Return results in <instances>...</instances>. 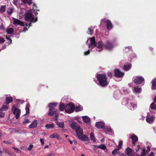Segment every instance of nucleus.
<instances>
[{"instance_id": "nucleus-1", "label": "nucleus", "mask_w": 156, "mask_h": 156, "mask_svg": "<svg viewBox=\"0 0 156 156\" xmlns=\"http://www.w3.org/2000/svg\"><path fill=\"white\" fill-rule=\"evenodd\" d=\"M33 6L34 7H33V9L28 10L24 16L25 20L27 21L30 22L29 24H26L27 27L31 26V23L36 22L37 20V18L35 17L33 13V12H34L35 10L39 11L40 10L37 9V7L36 4H33Z\"/></svg>"}, {"instance_id": "nucleus-2", "label": "nucleus", "mask_w": 156, "mask_h": 156, "mask_svg": "<svg viewBox=\"0 0 156 156\" xmlns=\"http://www.w3.org/2000/svg\"><path fill=\"white\" fill-rule=\"evenodd\" d=\"M114 46L113 44L110 41H106L104 44L101 41H100L98 42L96 50L98 51H101L104 48H105L106 49L110 50L113 49Z\"/></svg>"}, {"instance_id": "nucleus-3", "label": "nucleus", "mask_w": 156, "mask_h": 156, "mask_svg": "<svg viewBox=\"0 0 156 156\" xmlns=\"http://www.w3.org/2000/svg\"><path fill=\"white\" fill-rule=\"evenodd\" d=\"M96 77L99 82L98 85L102 87H104L108 84L107 77L105 75L99 74L96 75Z\"/></svg>"}, {"instance_id": "nucleus-4", "label": "nucleus", "mask_w": 156, "mask_h": 156, "mask_svg": "<svg viewBox=\"0 0 156 156\" xmlns=\"http://www.w3.org/2000/svg\"><path fill=\"white\" fill-rule=\"evenodd\" d=\"M75 131L77 137L80 140L84 141H88L89 140V138L85 134H83V129L80 126Z\"/></svg>"}, {"instance_id": "nucleus-5", "label": "nucleus", "mask_w": 156, "mask_h": 156, "mask_svg": "<svg viewBox=\"0 0 156 156\" xmlns=\"http://www.w3.org/2000/svg\"><path fill=\"white\" fill-rule=\"evenodd\" d=\"M57 104L55 103H50L48 104V107L49 110L48 113V115L50 116H52L55 114H57L58 113V111L55 108Z\"/></svg>"}, {"instance_id": "nucleus-6", "label": "nucleus", "mask_w": 156, "mask_h": 156, "mask_svg": "<svg viewBox=\"0 0 156 156\" xmlns=\"http://www.w3.org/2000/svg\"><path fill=\"white\" fill-rule=\"evenodd\" d=\"M103 25H105L108 30H110L112 28V25L110 20L107 18L102 19L101 20V23L99 25L100 27L103 26Z\"/></svg>"}, {"instance_id": "nucleus-7", "label": "nucleus", "mask_w": 156, "mask_h": 156, "mask_svg": "<svg viewBox=\"0 0 156 156\" xmlns=\"http://www.w3.org/2000/svg\"><path fill=\"white\" fill-rule=\"evenodd\" d=\"M19 106V104L13 105L12 110L13 114L15 115L16 119H18L19 118L21 113L20 110L18 108Z\"/></svg>"}, {"instance_id": "nucleus-8", "label": "nucleus", "mask_w": 156, "mask_h": 156, "mask_svg": "<svg viewBox=\"0 0 156 156\" xmlns=\"http://www.w3.org/2000/svg\"><path fill=\"white\" fill-rule=\"evenodd\" d=\"M89 41V43L88 44V46L89 48H90L91 49H92L95 47H96V49L97 48V44L98 43H96L95 37H93L91 38H89L86 41V43L87 44Z\"/></svg>"}, {"instance_id": "nucleus-9", "label": "nucleus", "mask_w": 156, "mask_h": 156, "mask_svg": "<svg viewBox=\"0 0 156 156\" xmlns=\"http://www.w3.org/2000/svg\"><path fill=\"white\" fill-rule=\"evenodd\" d=\"M75 106L74 104L70 103L66 105L65 107V112L68 113H71L73 112L74 110Z\"/></svg>"}, {"instance_id": "nucleus-10", "label": "nucleus", "mask_w": 156, "mask_h": 156, "mask_svg": "<svg viewBox=\"0 0 156 156\" xmlns=\"http://www.w3.org/2000/svg\"><path fill=\"white\" fill-rule=\"evenodd\" d=\"M133 82L136 83V85L142 84L144 85V80L142 76H137L134 77Z\"/></svg>"}, {"instance_id": "nucleus-11", "label": "nucleus", "mask_w": 156, "mask_h": 156, "mask_svg": "<svg viewBox=\"0 0 156 156\" xmlns=\"http://www.w3.org/2000/svg\"><path fill=\"white\" fill-rule=\"evenodd\" d=\"M154 119V116L151 112L147 113L146 121L148 123L152 124L153 123Z\"/></svg>"}, {"instance_id": "nucleus-12", "label": "nucleus", "mask_w": 156, "mask_h": 156, "mask_svg": "<svg viewBox=\"0 0 156 156\" xmlns=\"http://www.w3.org/2000/svg\"><path fill=\"white\" fill-rule=\"evenodd\" d=\"M123 51L124 53H127L129 51H131L132 53V56H130V58L131 59H133L134 58H136V55L132 51V47L131 46H128L126 47L125 48L123 49Z\"/></svg>"}, {"instance_id": "nucleus-13", "label": "nucleus", "mask_w": 156, "mask_h": 156, "mask_svg": "<svg viewBox=\"0 0 156 156\" xmlns=\"http://www.w3.org/2000/svg\"><path fill=\"white\" fill-rule=\"evenodd\" d=\"M126 105L129 109L132 110H133L137 108V105L136 103L128 102L127 103Z\"/></svg>"}, {"instance_id": "nucleus-14", "label": "nucleus", "mask_w": 156, "mask_h": 156, "mask_svg": "<svg viewBox=\"0 0 156 156\" xmlns=\"http://www.w3.org/2000/svg\"><path fill=\"white\" fill-rule=\"evenodd\" d=\"M13 24L15 26H17L18 25L21 26H24V23L20 20L14 18H13Z\"/></svg>"}, {"instance_id": "nucleus-15", "label": "nucleus", "mask_w": 156, "mask_h": 156, "mask_svg": "<svg viewBox=\"0 0 156 156\" xmlns=\"http://www.w3.org/2000/svg\"><path fill=\"white\" fill-rule=\"evenodd\" d=\"M124 72H122L118 69V81L122 80V77L124 76Z\"/></svg>"}, {"instance_id": "nucleus-16", "label": "nucleus", "mask_w": 156, "mask_h": 156, "mask_svg": "<svg viewBox=\"0 0 156 156\" xmlns=\"http://www.w3.org/2000/svg\"><path fill=\"white\" fill-rule=\"evenodd\" d=\"M71 128L76 131L78 128H80V126L76 122H73L70 125Z\"/></svg>"}, {"instance_id": "nucleus-17", "label": "nucleus", "mask_w": 156, "mask_h": 156, "mask_svg": "<svg viewBox=\"0 0 156 156\" xmlns=\"http://www.w3.org/2000/svg\"><path fill=\"white\" fill-rule=\"evenodd\" d=\"M131 138L132 140V143L133 145H135V143L138 140V138L135 134H133L131 135Z\"/></svg>"}, {"instance_id": "nucleus-18", "label": "nucleus", "mask_w": 156, "mask_h": 156, "mask_svg": "<svg viewBox=\"0 0 156 156\" xmlns=\"http://www.w3.org/2000/svg\"><path fill=\"white\" fill-rule=\"evenodd\" d=\"M95 126L98 129L102 128L105 126V123L101 121L97 122L96 123Z\"/></svg>"}, {"instance_id": "nucleus-19", "label": "nucleus", "mask_w": 156, "mask_h": 156, "mask_svg": "<svg viewBox=\"0 0 156 156\" xmlns=\"http://www.w3.org/2000/svg\"><path fill=\"white\" fill-rule=\"evenodd\" d=\"M37 120H34L29 125V127L30 128H34L37 127Z\"/></svg>"}, {"instance_id": "nucleus-20", "label": "nucleus", "mask_w": 156, "mask_h": 156, "mask_svg": "<svg viewBox=\"0 0 156 156\" xmlns=\"http://www.w3.org/2000/svg\"><path fill=\"white\" fill-rule=\"evenodd\" d=\"M132 150L129 147H127L125 150V153L128 155L129 156H132Z\"/></svg>"}, {"instance_id": "nucleus-21", "label": "nucleus", "mask_w": 156, "mask_h": 156, "mask_svg": "<svg viewBox=\"0 0 156 156\" xmlns=\"http://www.w3.org/2000/svg\"><path fill=\"white\" fill-rule=\"evenodd\" d=\"M133 90L134 93L139 94L141 92L142 89L138 86H136L134 87Z\"/></svg>"}, {"instance_id": "nucleus-22", "label": "nucleus", "mask_w": 156, "mask_h": 156, "mask_svg": "<svg viewBox=\"0 0 156 156\" xmlns=\"http://www.w3.org/2000/svg\"><path fill=\"white\" fill-rule=\"evenodd\" d=\"M95 26L92 27L91 26L88 28V30L87 33L88 34L92 35L94 33V29Z\"/></svg>"}, {"instance_id": "nucleus-23", "label": "nucleus", "mask_w": 156, "mask_h": 156, "mask_svg": "<svg viewBox=\"0 0 156 156\" xmlns=\"http://www.w3.org/2000/svg\"><path fill=\"white\" fill-rule=\"evenodd\" d=\"M83 122L86 123H88L90 121V118L87 116H83L82 117Z\"/></svg>"}, {"instance_id": "nucleus-24", "label": "nucleus", "mask_w": 156, "mask_h": 156, "mask_svg": "<svg viewBox=\"0 0 156 156\" xmlns=\"http://www.w3.org/2000/svg\"><path fill=\"white\" fill-rule=\"evenodd\" d=\"M124 68L125 70L127 71L130 69L131 67V65L130 63H126L124 65Z\"/></svg>"}, {"instance_id": "nucleus-25", "label": "nucleus", "mask_w": 156, "mask_h": 156, "mask_svg": "<svg viewBox=\"0 0 156 156\" xmlns=\"http://www.w3.org/2000/svg\"><path fill=\"white\" fill-rule=\"evenodd\" d=\"M56 124L58 127L61 128H63L64 127V122L62 121H56Z\"/></svg>"}, {"instance_id": "nucleus-26", "label": "nucleus", "mask_w": 156, "mask_h": 156, "mask_svg": "<svg viewBox=\"0 0 156 156\" xmlns=\"http://www.w3.org/2000/svg\"><path fill=\"white\" fill-rule=\"evenodd\" d=\"M49 137L51 138H56L58 140H60V139L59 136L58 134L56 133H54L52 134L49 136Z\"/></svg>"}, {"instance_id": "nucleus-27", "label": "nucleus", "mask_w": 156, "mask_h": 156, "mask_svg": "<svg viewBox=\"0 0 156 156\" xmlns=\"http://www.w3.org/2000/svg\"><path fill=\"white\" fill-rule=\"evenodd\" d=\"M151 89L152 90L156 89V78L152 80Z\"/></svg>"}, {"instance_id": "nucleus-28", "label": "nucleus", "mask_w": 156, "mask_h": 156, "mask_svg": "<svg viewBox=\"0 0 156 156\" xmlns=\"http://www.w3.org/2000/svg\"><path fill=\"white\" fill-rule=\"evenodd\" d=\"M150 107L151 110L156 111V105L154 102H153L151 104Z\"/></svg>"}, {"instance_id": "nucleus-29", "label": "nucleus", "mask_w": 156, "mask_h": 156, "mask_svg": "<svg viewBox=\"0 0 156 156\" xmlns=\"http://www.w3.org/2000/svg\"><path fill=\"white\" fill-rule=\"evenodd\" d=\"M13 101L12 98L11 97H7L6 98L5 104H8Z\"/></svg>"}, {"instance_id": "nucleus-30", "label": "nucleus", "mask_w": 156, "mask_h": 156, "mask_svg": "<svg viewBox=\"0 0 156 156\" xmlns=\"http://www.w3.org/2000/svg\"><path fill=\"white\" fill-rule=\"evenodd\" d=\"M65 105L63 104L62 102H60L59 104V108L60 110L61 111H63L64 110V109H65Z\"/></svg>"}, {"instance_id": "nucleus-31", "label": "nucleus", "mask_w": 156, "mask_h": 156, "mask_svg": "<svg viewBox=\"0 0 156 156\" xmlns=\"http://www.w3.org/2000/svg\"><path fill=\"white\" fill-rule=\"evenodd\" d=\"M14 30L13 28L8 27L6 29V32L8 34H12L14 32Z\"/></svg>"}, {"instance_id": "nucleus-32", "label": "nucleus", "mask_w": 156, "mask_h": 156, "mask_svg": "<svg viewBox=\"0 0 156 156\" xmlns=\"http://www.w3.org/2000/svg\"><path fill=\"white\" fill-rule=\"evenodd\" d=\"M74 109L76 112L82 111L83 109V107L81 105H79L75 107Z\"/></svg>"}, {"instance_id": "nucleus-33", "label": "nucleus", "mask_w": 156, "mask_h": 156, "mask_svg": "<svg viewBox=\"0 0 156 156\" xmlns=\"http://www.w3.org/2000/svg\"><path fill=\"white\" fill-rule=\"evenodd\" d=\"M30 105L29 103H27L25 108V109L26 110V114L24 115H26L28 113H29L30 112Z\"/></svg>"}, {"instance_id": "nucleus-34", "label": "nucleus", "mask_w": 156, "mask_h": 156, "mask_svg": "<svg viewBox=\"0 0 156 156\" xmlns=\"http://www.w3.org/2000/svg\"><path fill=\"white\" fill-rule=\"evenodd\" d=\"M90 137L91 140L94 143L96 142V140L94 133H91L90 134Z\"/></svg>"}, {"instance_id": "nucleus-35", "label": "nucleus", "mask_w": 156, "mask_h": 156, "mask_svg": "<svg viewBox=\"0 0 156 156\" xmlns=\"http://www.w3.org/2000/svg\"><path fill=\"white\" fill-rule=\"evenodd\" d=\"M54 124L53 123L50 124H47L45 126L47 129H52L54 127Z\"/></svg>"}, {"instance_id": "nucleus-36", "label": "nucleus", "mask_w": 156, "mask_h": 156, "mask_svg": "<svg viewBox=\"0 0 156 156\" xmlns=\"http://www.w3.org/2000/svg\"><path fill=\"white\" fill-rule=\"evenodd\" d=\"M9 107V106L7 105H3L0 108L1 110H2V111H6L7 110Z\"/></svg>"}, {"instance_id": "nucleus-37", "label": "nucleus", "mask_w": 156, "mask_h": 156, "mask_svg": "<svg viewBox=\"0 0 156 156\" xmlns=\"http://www.w3.org/2000/svg\"><path fill=\"white\" fill-rule=\"evenodd\" d=\"M123 143V142L122 140H120L119 142L118 145V151L122 148Z\"/></svg>"}, {"instance_id": "nucleus-38", "label": "nucleus", "mask_w": 156, "mask_h": 156, "mask_svg": "<svg viewBox=\"0 0 156 156\" xmlns=\"http://www.w3.org/2000/svg\"><path fill=\"white\" fill-rule=\"evenodd\" d=\"M98 148L102 150H105L106 149V146L104 144H101L99 145H98Z\"/></svg>"}, {"instance_id": "nucleus-39", "label": "nucleus", "mask_w": 156, "mask_h": 156, "mask_svg": "<svg viewBox=\"0 0 156 156\" xmlns=\"http://www.w3.org/2000/svg\"><path fill=\"white\" fill-rule=\"evenodd\" d=\"M6 6L5 5H2L0 8V12L1 13H3L5 11Z\"/></svg>"}, {"instance_id": "nucleus-40", "label": "nucleus", "mask_w": 156, "mask_h": 156, "mask_svg": "<svg viewBox=\"0 0 156 156\" xmlns=\"http://www.w3.org/2000/svg\"><path fill=\"white\" fill-rule=\"evenodd\" d=\"M24 3H27L28 5H30L32 4V0H21Z\"/></svg>"}, {"instance_id": "nucleus-41", "label": "nucleus", "mask_w": 156, "mask_h": 156, "mask_svg": "<svg viewBox=\"0 0 156 156\" xmlns=\"http://www.w3.org/2000/svg\"><path fill=\"white\" fill-rule=\"evenodd\" d=\"M13 11V9L12 8H9L8 9L7 12L9 15H10L12 14Z\"/></svg>"}, {"instance_id": "nucleus-42", "label": "nucleus", "mask_w": 156, "mask_h": 156, "mask_svg": "<svg viewBox=\"0 0 156 156\" xmlns=\"http://www.w3.org/2000/svg\"><path fill=\"white\" fill-rule=\"evenodd\" d=\"M112 154L114 155H116L117 154V148H115L112 152Z\"/></svg>"}, {"instance_id": "nucleus-43", "label": "nucleus", "mask_w": 156, "mask_h": 156, "mask_svg": "<svg viewBox=\"0 0 156 156\" xmlns=\"http://www.w3.org/2000/svg\"><path fill=\"white\" fill-rule=\"evenodd\" d=\"M5 116V113L2 112V111L0 109V117H4Z\"/></svg>"}, {"instance_id": "nucleus-44", "label": "nucleus", "mask_w": 156, "mask_h": 156, "mask_svg": "<svg viewBox=\"0 0 156 156\" xmlns=\"http://www.w3.org/2000/svg\"><path fill=\"white\" fill-rule=\"evenodd\" d=\"M5 41L4 39L2 37H0V43H4Z\"/></svg>"}, {"instance_id": "nucleus-45", "label": "nucleus", "mask_w": 156, "mask_h": 156, "mask_svg": "<svg viewBox=\"0 0 156 156\" xmlns=\"http://www.w3.org/2000/svg\"><path fill=\"white\" fill-rule=\"evenodd\" d=\"M93 149L94 151H96L98 148V146L97 145H93Z\"/></svg>"}, {"instance_id": "nucleus-46", "label": "nucleus", "mask_w": 156, "mask_h": 156, "mask_svg": "<svg viewBox=\"0 0 156 156\" xmlns=\"http://www.w3.org/2000/svg\"><path fill=\"white\" fill-rule=\"evenodd\" d=\"M12 148L14 150L17 152V153H20L21 151L17 148H16L13 147Z\"/></svg>"}, {"instance_id": "nucleus-47", "label": "nucleus", "mask_w": 156, "mask_h": 156, "mask_svg": "<svg viewBox=\"0 0 156 156\" xmlns=\"http://www.w3.org/2000/svg\"><path fill=\"white\" fill-rule=\"evenodd\" d=\"M16 132L19 133H25V132L22 130H17L16 131Z\"/></svg>"}, {"instance_id": "nucleus-48", "label": "nucleus", "mask_w": 156, "mask_h": 156, "mask_svg": "<svg viewBox=\"0 0 156 156\" xmlns=\"http://www.w3.org/2000/svg\"><path fill=\"white\" fill-rule=\"evenodd\" d=\"M90 50H88L87 51H85L84 54V55H89L90 53Z\"/></svg>"}, {"instance_id": "nucleus-49", "label": "nucleus", "mask_w": 156, "mask_h": 156, "mask_svg": "<svg viewBox=\"0 0 156 156\" xmlns=\"http://www.w3.org/2000/svg\"><path fill=\"white\" fill-rule=\"evenodd\" d=\"M30 122L29 121V120L28 119H26L24 120V121L23 122V124H25L26 123H29Z\"/></svg>"}, {"instance_id": "nucleus-50", "label": "nucleus", "mask_w": 156, "mask_h": 156, "mask_svg": "<svg viewBox=\"0 0 156 156\" xmlns=\"http://www.w3.org/2000/svg\"><path fill=\"white\" fill-rule=\"evenodd\" d=\"M140 148V145H136V148L135 149L136 151V152L138 151H139Z\"/></svg>"}, {"instance_id": "nucleus-51", "label": "nucleus", "mask_w": 156, "mask_h": 156, "mask_svg": "<svg viewBox=\"0 0 156 156\" xmlns=\"http://www.w3.org/2000/svg\"><path fill=\"white\" fill-rule=\"evenodd\" d=\"M13 3L16 5H18V0H13Z\"/></svg>"}, {"instance_id": "nucleus-52", "label": "nucleus", "mask_w": 156, "mask_h": 156, "mask_svg": "<svg viewBox=\"0 0 156 156\" xmlns=\"http://www.w3.org/2000/svg\"><path fill=\"white\" fill-rule=\"evenodd\" d=\"M114 76L115 77H117V69H115L114 70Z\"/></svg>"}, {"instance_id": "nucleus-53", "label": "nucleus", "mask_w": 156, "mask_h": 156, "mask_svg": "<svg viewBox=\"0 0 156 156\" xmlns=\"http://www.w3.org/2000/svg\"><path fill=\"white\" fill-rule=\"evenodd\" d=\"M33 147V145L32 144H30L29 146L28 149L30 151L32 149Z\"/></svg>"}, {"instance_id": "nucleus-54", "label": "nucleus", "mask_w": 156, "mask_h": 156, "mask_svg": "<svg viewBox=\"0 0 156 156\" xmlns=\"http://www.w3.org/2000/svg\"><path fill=\"white\" fill-rule=\"evenodd\" d=\"M150 148H151V147L149 146H148L147 147V150L146 151V153H148V152H149V151L150 150Z\"/></svg>"}, {"instance_id": "nucleus-55", "label": "nucleus", "mask_w": 156, "mask_h": 156, "mask_svg": "<svg viewBox=\"0 0 156 156\" xmlns=\"http://www.w3.org/2000/svg\"><path fill=\"white\" fill-rule=\"evenodd\" d=\"M3 142L5 144H12V143L11 142H9L6 140H4L3 141Z\"/></svg>"}, {"instance_id": "nucleus-56", "label": "nucleus", "mask_w": 156, "mask_h": 156, "mask_svg": "<svg viewBox=\"0 0 156 156\" xmlns=\"http://www.w3.org/2000/svg\"><path fill=\"white\" fill-rule=\"evenodd\" d=\"M12 36H9V37H8L7 36H6V39L8 40H9L10 42V43H11L12 40L10 38V37H12Z\"/></svg>"}, {"instance_id": "nucleus-57", "label": "nucleus", "mask_w": 156, "mask_h": 156, "mask_svg": "<svg viewBox=\"0 0 156 156\" xmlns=\"http://www.w3.org/2000/svg\"><path fill=\"white\" fill-rule=\"evenodd\" d=\"M108 76L111 78L112 76V73L111 72H108L107 73Z\"/></svg>"}, {"instance_id": "nucleus-58", "label": "nucleus", "mask_w": 156, "mask_h": 156, "mask_svg": "<svg viewBox=\"0 0 156 156\" xmlns=\"http://www.w3.org/2000/svg\"><path fill=\"white\" fill-rule=\"evenodd\" d=\"M148 156H154V153L153 152H151L150 154L148 155Z\"/></svg>"}, {"instance_id": "nucleus-59", "label": "nucleus", "mask_w": 156, "mask_h": 156, "mask_svg": "<svg viewBox=\"0 0 156 156\" xmlns=\"http://www.w3.org/2000/svg\"><path fill=\"white\" fill-rule=\"evenodd\" d=\"M40 142L41 143V144L42 145H43V144H44V140L43 139H40Z\"/></svg>"}, {"instance_id": "nucleus-60", "label": "nucleus", "mask_w": 156, "mask_h": 156, "mask_svg": "<svg viewBox=\"0 0 156 156\" xmlns=\"http://www.w3.org/2000/svg\"><path fill=\"white\" fill-rule=\"evenodd\" d=\"M145 152H142L141 154V156H145Z\"/></svg>"}, {"instance_id": "nucleus-61", "label": "nucleus", "mask_w": 156, "mask_h": 156, "mask_svg": "<svg viewBox=\"0 0 156 156\" xmlns=\"http://www.w3.org/2000/svg\"><path fill=\"white\" fill-rule=\"evenodd\" d=\"M27 30H28V29L27 28L25 27L24 28L23 31L24 32L27 31Z\"/></svg>"}, {"instance_id": "nucleus-62", "label": "nucleus", "mask_w": 156, "mask_h": 156, "mask_svg": "<svg viewBox=\"0 0 156 156\" xmlns=\"http://www.w3.org/2000/svg\"><path fill=\"white\" fill-rule=\"evenodd\" d=\"M73 142L75 145H76L77 144V141L76 140H73Z\"/></svg>"}, {"instance_id": "nucleus-63", "label": "nucleus", "mask_w": 156, "mask_h": 156, "mask_svg": "<svg viewBox=\"0 0 156 156\" xmlns=\"http://www.w3.org/2000/svg\"><path fill=\"white\" fill-rule=\"evenodd\" d=\"M112 130V129L110 128H108L107 129V130L108 132H111V131Z\"/></svg>"}, {"instance_id": "nucleus-64", "label": "nucleus", "mask_w": 156, "mask_h": 156, "mask_svg": "<svg viewBox=\"0 0 156 156\" xmlns=\"http://www.w3.org/2000/svg\"><path fill=\"white\" fill-rule=\"evenodd\" d=\"M3 28H4V27H3V25L2 23V24H1V26L0 27V29H3Z\"/></svg>"}]
</instances>
